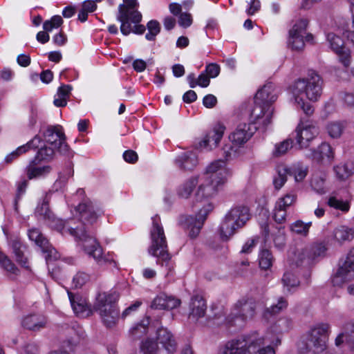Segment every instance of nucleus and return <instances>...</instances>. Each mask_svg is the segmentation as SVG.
Instances as JSON below:
<instances>
[{
  "label": "nucleus",
  "instance_id": "ea45409f",
  "mask_svg": "<svg viewBox=\"0 0 354 354\" xmlns=\"http://www.w3.org/2000/svg\"><path fill=\"white\" fill-rule=\"evenodd\" d=\"M149 323L150 321L149 317L143 319L140 323L131 329L130 333L132 337L134 339H140L143 335H146Z\"/></svg>",
  "mask_w": 354,
  "mask_h": 354
},
{
  "label": "nucleus",
  "instance_id": "0e129e2a",
  "mask_svg": "<svg viewBox=\"0 0 354 354\" xmlns=\"http://www.w3.org/2000/svg\"><path fill=\"white\" fill-rule=\"evenodd\" d=\"M220 73V66L214 63L209 64L206 66L205 73L210 78L216 77Z\"/></svg>",
  "mask_w": 354,
  "mask_h": 354
},
{
  "label": "nucleus",
  "instance_id": "de8ad7c7",
  "mask_svg": "<svg viewBox=\"0 0 354 354\" xmlns=\"http://www.w3.org/2000/svg\"><path fill=\"white\" fill-rule=\"evenodd\" d=\"M273 242L274 246L278 249H282L286 245V235L283 228L277 227L275 231L272 232Z\"/></svg>",
  "mask_w": 354,
  "mask_h": 354
},
{
  "label": "nucleus",
  "instance_id": "3c124183",
  "mask_svg": "<svg viewBox=\"0 0 354 354\" xmlns=\"http://www.w3.org/2000/svg\"><path fill=\"white\" fill-rule=\"evenodd\" d=\"M286 209L281 205L276 203L272 215V218L276 223L282 224L286 222L287 216Z\"/></svg>",
  "mask_w": 354,
  "mask_h": 354
},
{
  "label": "nucleus",
  "instance_id": "423d86ee",
  "mask_svg": "<svg viewBox=\"0 0 354 354\" xmlns=\"http://www.w3.org/2000/svg\"><path fill=\"white\" fill-rule=\"evenodd\" d=\"M264 344V337L254 333L251 335L227 342L219 353L257 354V350Z\"/></svg>",
  "mask_w": 354,
  "mask_h": 354
},
{
  "label": "nucleus",
  "instance_id": "7ed1b4c3",
  "mask_svg": "<svg viewBox=\"0 0 354 354\" xmlns=\"http://www.w3.org/2000/svg\"><path fill=\"white\" fill-rule=\"evenodd\" d=\"M330 333L328 324H319L312 328L305 338L298 344L301 353H313L318 354L326 348V341Z\"/></svg>",
  "mask_w": 354,
  "mask_h": 354
},
{
  "label": "nucleus",
  "instance_id": "5701e85b",
  "mask_svg": "<svg viewBox=\"0 0 354 354\" xmlns=\"http://www.w3.org/2000/svg\"><path fill=\"white\" fill-rule=\"evenodd\" d=\"M308 156L317 162L330 163L333 158V152L330 145L323 142L317 149L311 150Z\"/></svg>",
  "mask_w": 354,
  "mask_h": 354
},
{
  "label": "nucleus",
  "instance_id": "e2e57ef3",
  "mask_svg": "<svg viewBox=\"0 0 354 354\" xmlns=\"http://www.w3.org/2000/svg\"><path fill=\"white\" fill-rule=\"evenodd\" d=\"M344 35L354 46V14L351 23H348L344 31Z\"/></svg>",
  "mask_w": 354,
  "mask_h": 354
},
{
  "label": "nucleus",
  "instance_id": "2f4dec72",
  "mask_svg": "<svg viewBox=\"0 0 354 354\" xmlns=\"http://www.w3.org/2000/svg\"><path fill=\"white\" fill-rule=\"evenodd\" d=\"M39 162L34 158L26 167V174L29 179L44 176L51 171V167L49 165L37 167V165Z\"/></svg>",
  "mask_w": 354,
  "mask_h": 354
},
{
  "label": "nucleus",
  "instance_id": "ddd939ff",
  "mask_svg": "<svg viewBox=\"0 0 354 354\" xmlns=\"http://www.w3.org/2000/svg\"><path fill=\"white\" fill-rule=\"evenodd\" d=\"M231 175L232 172L226 167L225 162L219 159L208 165L203 176L216 181L217 184L224 185Z\"/></svg>",
  "mask_w": 354,
  "mask_h": 354
},
{
  "label": "nucleus",
  "instance_id": "774afa93",
  "mask_svg": "<svg viewBox=\"0 0 354 354\" xmlns=\"http://www.w3.org/2000/svg\"><path fill=\"white\" fill-rule=\"evenodd\" d=\"M277 174L274 178H286L288 175H290V171L289 168L285 165H279L277 168Z\"/></svg>",
  "mask_w": 354,
  "mask_h": 354
},
{
  "label": "nucleus",
  "instance_id": "5fc2aeb1",
  "mask_svg": "<svg viewBox=\"0 0 354 354\" xmlns=\"http://www.w3.org/2000/svg\"><path fill=\"white\" fill-rule=\"evenodd\" d=\"M149 32L146 34L145 37L147 40L153 41L156 36L160 32V26L158 21L151 20L147 24Z\"/></svg>",
  "mask_w": 354,
  "mask_h": 354
},
{
  "label": "nucleus",
  "instance_id": "f257e3e1",
  "mask_svg": "<svg viewBox=\"0 0 354 354\" xmlns=\"http://www.w3.org/2000/svg\"><path fill=\"white\" fill-rule=\"evenodd\" d=\"M119 294L111 292H100L97 294L93 306L98 313L102 324L108 328L115 327L120 319V310L117 306Z\"/></svg>",
  "mask_w": 354,
  "mask_h": 354
},
{
  "label": "nucleus",
  "instance_id": "dca6fc26",
  "mask_svg": "<svg viewBox=\"0 0 354 354\" xmlns=\"http://www.w3.org/2000/svg\"><path fill=\"white\" fill-rule=\"evenodd\" d=\"M297 141L301 148L308 147L309 142L319 133L318 127L311 121L301 122L297 129Z\"/></svg>",
  "mask_w": 354,
  "mask_h": 354
},
{
  "label": "nucleus",
  "instance_id": "39448f33",
  "mask_svg": "<svg viewBox=\"0 0 354 354\" xmlns=\"http://www.w3.org/2000/svg\"><path fill=\"white\" fill-rule=\"evenodd\" d=\"M68 233L81 242L84 252L93 257L98 263L104 264L113 261L112 259L103 256L102 248L96 239L88 234L84 226L81 227H69Z\"/></svg>",
  "mask_w": 354,
  "mask_h": 354
},
{
  "label": "nucleus",
  "instance_id": "1a4fd4ad",
  "mask_svg": "<svg viewBox=\"0 0 354 354\" xmlns=\"http://www.w3.org/2000/svg\"><path fill=\"white\" fill-rule=\"evenodd\" d=\"M214 207L212 203H208L201 208L196 217L192 216H185L181 220L184 227L189 230V235L195 238L199 234L208 214L212 211Z\"/></svg>",
  "mask_w": 354,
  "mask_h": 354
},
{
  "label": "nucleus",
  "instance_id": "680f3d73",
  "mask_svg": "<svg viewBox=\"0 0 354 354\" xmlns=\"http://www.w3.org/2000/svg\"><path fill=\"white\" fill-rule=\"evenodd\" d=\"M309 249L310 250L313 261L317 257L324 256L326 251V246L322 243L315 244L312 247H310Z\"/></svg>",
  "mask_w": 354,
  "mask_h": 354
},
{
  "label": "nucleus",
  "instance_id": "a878e982",
  "mask_svg": "<svg viewBox=\"0 0 354 354\" xmlns=\"http://www.w3.org/2000/svg\"><path fill=\"white\" fill-rule=\"evenodd\" d=\"M9 245L12 250L17 262L21 266L28 268V259L24 255L26 247L22 243L21 239L17 236L10 237Z\"/></svg>",
  "mask_w": 354,
  "mask_h": 354
},
{
  "label": "nucleus",
  "instance_id": "cd10ccee",
  "mask_svg": "<svg viewBox=\"0 0 354 354\" xmlns=\"http://www.w3.org/2000/svg\"><path fill=\"white\" fill-rule=\"evenodd\" d=\"M190 308L189 319L198 321L199 318L204 317L207 306L203 298L200 296L194 297L192 299Z\"/></svg>",
  "mask_w": 354,
  "mask_h": 354
},
{
  "label": "nucleus",
  "instance_id": "bb28decb",
  "mask_svg": "<svg viewBox=\"0 0 354 354\" xmlns=\"http://www.w3.org/2000/svg\"><path fill=\"white\" fill-rule=\"evenodd\" d=\"M69 299L74 313L80 317H86L91 315V309L81 297L73 295L68 291Z\"/></svg>",
  "mask_w": 354,
  "mask_h": 354
},
{
  "label": "nucleus",
  "instance_id": "473e14b6",
  "mask_svg": "<svg viewBox=\"0 0 354 354\" xmlns=\"http://www.w3.org/2000/svg\"><path fill=\"white\" fill-rule=\"evenodd\" d=\"M40 140V143H37V145H39V147H32V149H38V151L35 157V159H36V160H38V162L50 161L51 160H53L55 155V152L57 149H55L53 147H50L44 143L41 138ZM30 149H32V147H30Z\"/></svg>",
  "mask_w": 354,
  "mask_h": 354
},
{
  "label": "nucleus",
  "instance_id": "a18cd8bd",
  "mask_svg": "<svg viewBox=\"0 0 354 354\" xmlns=\"http://www.w3.org/2000/svg\"><path fill=\"white\" fill-rule=\"evenodd\" d=\"M274 261L273 256L268 249H262L259 254V266L262 269H269Z\"/></svg>",
  "mask_w": 354,
  "mask_h": 354
},
{
  "label": "nucleus",
  "instance_id": "6e6552de",
  "mask_svg": "<svg viewBox=\"0 0 354 354\" xmlns=\"http://www.w3.org/2000/svg\"><path fill=\"white\" fill-rule=\"evenodd\" d=\"M124 2L118 6L117 19L121 23V32L128 35L131 30V24H139L142 16L136 9L138 6L136 0H124Z\"/></svg>",
  "mask_w": 354,
  "mask_h": 354
},
{
  "label": "nucleus",
  "instance_id": "f3484780",
  "mask_svg": "<svg viewBox=\"0 0 354 354\" xmlns=\"http://www.w3.org/2000/svg\"><path fill=\"white\" fill-rule=\"evenodd\" d=\"M272 114L273 108L272 106H266L261 103L254 101V106L250 115L253 122L258 125L256 127L257 129H265L270 124Z\"/></svg>",
  "mask_w": 354,
  "mask_h": 354
},
{
  "label": "nucleus",
  "instance_id": "a211bd4d",
  "mask_svg": "<svg viewBox=\"0 0 354 354\" xmlns=\"http://www.w3.org/2000/svg\"><path fill=\"white\" fill-rule=\"evenodd\" d=\"M256 129L257 127L252 124H240L229 136L230 142L242 147L250 139Z\"/></svg>",
  "mask_w": 354,
  "mask_h": 354
},
{
  "label": "nucleus",
  "instance_id": "338daca9",
  "mask_svg": "<svg viewBox=\"0 0 354 354\" xmlns=\"http://www.w3.org/2000/svg\"><path fill=\"white\" fill-rule=\"evenodd\" d=\"M142 305L141 301H136L134 304L127 308L122 313L121 317L125 319L127 316L130 315L133 312H135Z\"/></svg>",
  "mask_w": 354,
  "mask_h": 354
},
{
  "label": "nucleus",
  "instance_id": "2eb2a0df",
  "mask_svg": "<svg viewBox=\"0 0 354 354\" xmlns=\"http://www.w3.org/2000/svg\"><path fill=\"white\" fill-rule=\"evenodd\" d=\"M327 41L330 49L339 57V61L345 67H348L351 62L350 50L344 46L343 39L334 33L327 35Z\"/></svg>",
  "mask_w": 354,
  "mask_h": 354
},
{
  "label": "nucleus",
  "instance_id": "69168bd1",
  "mask_svg": "<svg viewBox=\"0 0 354 354\" xmlns=\"http://www.w3.org/2000/svg\"><path fill=\"white\" fill-rule=\"evenodd\" d=\"M192 24V17L189 13L183 12L179 15L178 24L183 27L187 28Z\"/></svg>",
  "mask_w": 354,
  "mask_h": 354
},
{
  "label": "nucleus",
  "instance_id": "37998d69",
  "mask_svg": "<svg viewBox=\"0 0 354 354\" xmlns=\"http://www.w3.org/2000/svg\"><path fill=\"white\" fill-rule=\"evenodd\" d=\"M337 177L344 180L350 177L353 173V167L351 164H340L334 168Z\"/></svg>",
  "mask_w": 354,
  "mask_h": 354
},
{
  "label": "nucleus",
  "instance_id": "9d476101",
  "mask_svg": "<svg viewBox=\"0 0 354 354\" xmlns=\"http://www.w3.org/2000/svg\"><path fill=\"white\" fill-rule=\"evenodd\" d=\"M28 236L31 241L39 246L44 253H47L46 260L48 264L49 271L51 272L53 277H57V271L53 268H50V261L57 259L59 256L54 248L49 243L47 239L41 233L37 228H32L28 231Z\"/></svg>",
  "mask_w": 354,
  "mask_h": 354
},
{
  "label": "nucleus",
  "instance_id": "6ab92c4d",
  "mask_svg": "<svg viewBox=\"0 0 354 354\" xmlns=\"http://www.w3.org/2000/svg\"><path fill=\"white\" fill-rule=\"evenodd\" d=\"M201 183L197 189L196 196L198 200L208 199L214 196L218 192L219 187L222 184H217L216 181L201 177Z\"/></svg>",
  "mask_w": 354,
  "mask_h": 354
},
{
  "label": "nucleus",
  "instance_id": "c03bdc74",
  "mask_svg": "<svg viewBox=\"0 0 354 354\" xmlns=\"http://www.w3.org/2000/svg\"><path fill=\"white\" fill-rule=\"evenodd\" d=\"M241 146L234 145L232 142L225 144L222 150L223 151V155L225 160H229L236 158L240 152Z\"/></svg>",
  "mask_w": 354,
  "mask_h": 354
},
{
  "label": "nucleus",
  "instance_id": "6e6d98bb",
  "mask_svg": "<svg viewBox=\"0 0 354 354\" xmlns=\"http://www.w3.org/2000/svg\"><path fill=\"white\" fill-rule=\"evenodd\" d=\"M310 225L311 222L304 223L303 221L299 220L292 224L291 230L297 234L306 236L308 233Z\"/></svg>",
  "mask_w": 354,
  "mask_h": 354
},
{
  "label": "nucleus",
  "instance_id": "603ef678",
  "mask_svg": "<svg viewBox=\"0 0 354 354\" xmlns=\"http://www.w3.org/2000/svg\"><path fill=\"white\" fill-rule=\"evenodd\" d=\"M313 261L311 257L310 250L309 248H305L298 250L297 254L296 263L297 265H301L303 263H310Z\"/></svg>",
  "mask_w": 354,
  "mask_h": 354
},
{
  "label": "nucleus",
  "instance_id": "c85d7f7f",
  "mask_svg": "<svg viewBox=\"0 0 354 354\" xmlns=\"http://www.w3.org/2000/svg\"><path fill=\"white\" fill-rule=\"evenodd\" d=\"M46 324V318L41 315H30L26 317L22 321L24 328L34 331L45 328Z\"/></svg>",
  "mask_w": 354,
  "mask_h": 354
},
{
  "label": "nucleus",
  "instance_id": "72a5a7b5",
  "mask_svg": "<svg viewBox=\"0 0 354 354\" xmlns=\"http://www.w3.org/2000/svg\"><path fill=\"white\" fill-rule=\"evenodd\" d=\"M40 137L39 136H35L30 142H28L26 145L21 146L18 147L15 151L10 153L8 155L5 161L7 163L11 162L14 159L17 158L19 155L26 152L28 151L30 147H39V145L37 143H40Z\"/></svg>",
  "mask_w": 354,
  "mask_h": 354
},
{
  "label": "nucleus",
  "instance_id": "0eeeda50",
  "mask_svg": "<svg viewBox=\"0 0 354 354\" xmlns=\"http://www.w3.org/2000/svg\"><path fill=\"white\" fill-rule=\"evenodd\" d=\"M151 245L149 253L162 261H168L171 257L168 252L167 243L160 218L158 215L152 218V227L150 231Z\"/></svg>",
  "mask_w": 354,
  "mask_h": 354
},
{
  "label": "nucleus",
  "instance_id": "c9c22d12",
  "mask_svg": "<svg viewBox=\"0 0 354 354\" xmlns=\"http://www.w3.org/2000/svg\"><path fill=\"white\" fill-rule=\"evenodd\" d=\"M72 87L70 85H61L57 93V97H55L53 103L57 107L65 106L67 104V98L69 97Z\"/></svg>",
  "mask_w": 354,
  "mask_h": 354
},
{
  "label": "nucleus",
  "instance_id": "f03ea898",
  "mask_svg": "<svg viewBox=\"0 0 354 354\" xmlns=\"http://www.w3.org/2000/svg\"><path fill=\"white\" fill-rule=\"evenodd\" d=\"M323 81L315 71H310L306 78L297 80L292 88L296 102L308 100L316 102L320 97L322 91Z\"/></svg>",
  "mask_w": 354,
  "mask_h": 354
},
{
  "label": "nucleus",
  "instance_id": "9b49d317",
  "mask_svg": "<svg viewBox=\"0 0 354 354\" xmlns=\"http://www.w3.org/2000/svg\"><path fill=\"white\" fill-rule=\"evenodd\" d=\"M354 277V248L349 252L346 257L340 261L339 268L332 279L334 286H341L346 281Z\"/></svg>",
  "mask_w": 354,
  "mask_h": 354
},
{
  "label": "nucleus",
  "instance_id": "7c9ffc66",
  "mask_svg": "<svg viewBox=\"0 0 354 354\" xmlns=\"http://www.w3.org/2000/svg\"><path fill=\"white\" fill-rule=\"evenodd\" d=\"M176 163L180 169L190 171L198 164L197 156L193 151H186L178 156Z\"/></svg>",
  "mask_w": 354,
  "mask_h": 354
},
{
  "label": "nucleus",
  "instance_id": "052dcab7",
  "mask_svg": "<svg viewBox=\"0 0 354 354\" xmlns=\"http://www.w3.org/2000/svg\"><path fill=\"white\" fill-rule=\"evenodd\" d=\"M297 198V196L295 194L289 193L286 194L283 197L279 198L276 203L287 209L296 202Z\"/></svg>",
  "mask_w": 354,
  "mask_h": 354
},
{
  "label": "nucleus",
  "instance_id": "bf43d9fd",
  "mask_svg": "<svg viewBox=\"0 0 354 354\" xmlns=\"http://www.w3.org/2000/svg\"><path fill=\"white\" fill-rule=\"evenodd\" d=\"M141 351L143 354H156L158 345L151 339H147L142 343Z\"/></svg>",
  "mask_w": 354,
  "mask_h": 354
},
{
  "label": "nucleus",
  "instance_id": "a19ab883",
  "mask_svg": "<svg viewBox=\"0 0 354 354\" xmlns=\"http://www.w3.org/2000/svg\"><path fill=\"white\" fill-rule=\"evenodd\" d=\"M327 204L330 207H333L335 209L340 210L343 213H346L350 209V202L348 201H343L342 199H338L335 196H330Z\"/></svg>",
  "mask_w": 354,
  "mask_h": 354
},
{
  "label": "nucleus",
  "instance_id": "e433bc0d",
  "mask_svg": "<svg viewBox=\"0 0 354 354\" xmlns=\"http://www.w3.org/2000/svg\"><path fill=\"white\" fill-rule=\"evenodd\" d=\"M308 24V21L305 19H301L296 21L292 28L289 30V32L295 34L296 35L305 36L306 41L313 39L312 34H306V30Z\"/></svg>",
  "mask_w": 354,
  "mask_h": 354
},
{
  "label": "nucleus",
  "instance_id": "79ce46f5",
  "mask_svg": "<svg viewBox=\"0 0 354 354\" xmlns=\"http://www.w3.org/2000/svg\"><path fill=\"white\" fill-rule=\"evenodd\" d=\"M304 37L305 36L296 35L289 32L288 47L292 50L301 51L305 46Z\"/></svg>",
  "mask_w": 354,
  "mask_h": 354
},
{
  "label": "nucleus",
  "instance_id": "09e8293b",
  "mask_svg": "<svg viewBox=\"0 0 354 354\" xmlns=\"http://www.w3.org/2000/svg\"><path fill=\"white\" fill-rule=\"evenodd\" d=\"M0 264L7 272L18 274L19 270L14 263L5 254L0 252Z\"/></svg>",
  "mask_w": 354,
  "mask_h": 354
},
{
  "label": "nucleus",
  "instance_id": "f704fd0d",
  "mask_svg": "<svg viewBox=\"0 0 354 354\" xmlns=\"http://www.w3.org/2000/svg\"><path fill=\"white\" fill-rule=\"evenodd\" d=\"M198 183V180L196 176H192L188 178L178 187V196L183 198H187L192 193Z\"/></svg>",
  "mask_w": 354,
  "mask_h": 354
},
{
  "label": "nucleus",
  "instance_id": "c756f323",
  "mask_svg": "<svg viewBox=\"0 0 354 354\" xmlns=\"http://www.w3.org/2000/svg\"><path fill=\"white\" fill-rule=\"evenodd\" d=\"M333 238L339 245L350 242L354 239V227L344 225H339L333 231Z\"/></svg>",
  "mask_w": 354,
  "mask_h": 354
},
{
  "label": "nucleus",
  "instance_id": "49530a36",
  "mask_svg": "<svg viewBox=\"0 0 354 354\" xmlns=\"http://www.w3.org/2000/svg\"><path fill=\"white\" fill-rule=\"evenodd\" d=\"M292 147V140L291 139H286L283 141L275 145L274 149L272 151L274 157H280L287 153V151Z\"/></svg>",
  "mask_w": 354,
  "mask_h": 354
},
{
  "label": "nucleus",
  "instance_id": "412c9836",
  "mask_svg": "<svg viewBox=\"0 0 354 354\" xmlns=\"http://www.w3.org/2000/svg\"><path fill=\"white\" fill-rule=\"evenodd\" d=\"M225 127L221 124H218L210 131H209L203 139L199 142L201 147L212 149L217 147L218 144L223 138Z\"/></svg>",
  "mask_w": 354,
  "mask_h": 354
},
{
  "label": "nucleus",
  "instance_id": "4468645a",
  "mask_svg": "<svg viewBox=\"0 0 354 354\" xmlns=\"http://www.w3.org/2000/svg\"><path fill=\"white\" fill-rule=\"evenodd\" d=\"M44 143L53 147L62 154H66L68 146L65 142V135L59 130L58 127H48L44 133Z\"/></svg>",
  "mask_w": 354,
  "mask_h": 354
},
{
  "label": "nucleus",
  "instance_id": "20e7f679",
  "mask_svg": "<svg viewBox=\"0 0 354 354\" xmlns=\"http://www.w3.org/2000/svg\"><path fill=\"white\" fill-rule=\"evenodd\" d=\"M249 209L245 206H237L232 208L225 215L220 227L222 239L227 240L236 231L243 227L250 220Z\"/></svg>",
  "mask_w": 354,
  "mask_h": 354
},
{
  "label": "nucleus",
  "instance_id": "4c0bfd02",
  "mask_svg": "<svg viewBox=\"0 0 354 354\" xmlns=\"http://www.w3.org/2000/svg\"><path fill=\"white\" fill-rule=\"evenodd\" d=\"M346 126L344 121H333L327 124L326 131L330 138H338L342 135Z\"/></svg>",
  "mask_w": 354,
  "mask_h": 354
},
{
  "label": "nucleus",
  "instance_id": "4be33fe9",
  "mask_svg": "<svg viewBox=\"0 0 354 354\" xmlns=\"http://www.w3.org/2000/svg\"><path fill=\"white\" fill-rule=\"evenodd\" d=\"M277 98L274 85L272 83H268L257 91L254 101L266 106H272V104L277 100Z\"/></svg>",
  "mask_w": 354,
  "mask_h": 354
},
{
  "label": "nucleus",
  "instance_id": "f8f14e48",
  "mask_svg": "<svg viewBox=\"0 0 354 354\" xmlns=\"http://www.w3.org/2000/svg\"><path fill=\"white\" fill-rule=\"evenodd\" d=\"M256 306L255 301L251 299H242L238 301L229 315L230 321L240 319L245 322L252 319L255 315Z\"/></svg>",
  "mask_w": 354,
  "mask_h": 354
},
{
  "label": "nucleus",
  "instance_id": "b1692460",
  "mask_svg": "<svg viewBox=\"0 0 354 354\" xmlns=\"http://www.w3.org/2000/svg\"><path fill=\"white\" fill-rule=\"evenodd\" d=\"M180 304V299L165 294L158 295L152 301L151 307L153 309L171 310L178 307Z\"/></svg>",
  "mask_w": 354,
  "mask_h": 354
},
{
  "label": "nucleus",
  "instance_id": "aec40b11",
  "mask_svg": "<svg viewBox=\"0 0 354 354\" xmlns=\"http://www.w3.org/2000/svg\"><path fill=\"white\" fill-rule=\"evenodd\" d=\"M75 210L79 213L81 221L83 223L93 224L98 217L97 210L89 198L82 201L76 207Z\"/></svg>",
  "mask_w": 354,
  "mask_h": 354
},
{
  "label": "nucleus",
  "instance_id": "13d9d810",
  "mask_svg": "<svg viewBox=\"0 0 354 354\" xmlns=\"http://www.w3.org/2000/svg\"><path fill=\"white\" fill-rule=\"evenodd\" d=\"M90 279L89 275L84 272H78L73 278L72 284L75 288L82 287Z\"/></svg>",
  "mask_w": 354,
  "mask_h": 354
},
{
  "label": "nucleus",
  "instance_id": "58836bf2",
  "mask_svg": "<svg viewBox=\"0 0 354 354\" xmlns=\"http://www.w3.org/2000/svg\"><path fill=\"white\" fill-rule=\"evenodd\" d=\"M35 214L39 220H43L46 222L49 219H52L53 215L49 209L48 202L46 200H44V201L36 207Z\"/></svg>",
  "mask_w": 354,
  "mask_h": 354
},
{
  "label": "nucleus",
  "instance_id": "4d7b16f0",
  "mask_svg": "<svg viewBox=\"0 0 354 354\" xmlns=\"http://www.w3.org/2000/svg\"><path fill=\"white\" fill-rule=\"evenodd\" d=\"M47 223L53 228H55L57 231L61 232L62 233H64L65 232H68V228L71 227V226H66V221L56 218L54 214L53 215L52 219H49L47 221Z\"/></svg>",
  "mask_w": 354,
  "mask_h": 354
},
{
  "label": "nucleus",
  "instance_id": "8fccbe9b",
  "mask_svg": "<svg viewBox=\"0 0 354 354\" xmlns=\"http://www.w3.org/2000/svg\"><path fill=\"white\" fill-rule=\"evenodd\" d=\"M288 306V301L284 297H279L277 303L271 307L266 308L265 314L274 315L279 313L281 310L286 309Z\"/></svg>",
  "mask_w": 354,
  "mask_h": 354
},
{
  "label": "nucleus",
  "instance_id": "864d4df0",
  "mask_svg": "<svg viewBox=\"0 0 354 354\" xmlns=\"http://www.w3.org/2000/svg\"><path fill=\"white\" fill-rule=\"evenodd\" d=\"M281 280L284 287H286L288 290L291 288L297 287L299 285V281L297 277L290 272H285Z\"/></svg>",
  "mask_w": 354,
  "mask_h": 354
},
{
  "label": "nucleus",
  "instance_id": "393cba45",
  "mask_svg": "<svg viewBox=\"0 0 354 354\" xmlns=\"http://www.w3.org/2000/svg\"><path fill=\"white\" fill-rule=\"evenodd\" d=\"M157 342L161 344L169 353L176 350L177 343L172 333L166 328L161 327L157 330Z\"/></svg>",
  "mask_w": 354,
  "mask_h": 354
}]
</instances>
